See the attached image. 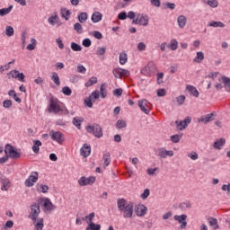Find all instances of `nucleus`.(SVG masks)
<instances>
[{
	"label": "nucleus",
	"instance_id": "obj_59",
	"mask_svg": "<svg viewBox=\"0 0 230 230\" xmlns=\"http://www.w3.org/2000/svg\"><path fill=\"white\" fill-rule=\"evenodd\" d=\"M94 217H95L94 212H92V213H90L88 216H85V217H84L85 220H88V221H86V223H87V224H91V222H93Z\"/></svg>",
	"mask_w": 230,
	"mask_h": 230
},
{
	"label": "nucleus",
	"instance_id": "obj_19",
	"mask_svg": "<svg viewBox=\"0 0 230 230\" xmlns=\"http://www.w3.org/2000/svg\"><path fill=\"white\" fill-rule=\"evenodd\" d=\"M32 152H34V154H39V152H40V148L39 146H42V142H40V140H32Z\"/></svg>",
	"mask_w": 230,
	"mask_h": 230
},
{
	"label": "nucleus",
	"instance_id": "obj_62",
	"mask_svg": "<svg viewBox=\"0 0 230 230\" xmlns=\"http://www.w3.org/2000/svg\"><path fill=\"white\" fill-rule=\"evenodd\" d=\"M148 197H150V190L146 189L141 194V199H143V200H146V199H148Z\"/></svg>",
	"mask_w": 230,
	"mask_h": 230
},
{
	"label": "nucleus",
	"instance_id": "obj_53",
	"mask_svg": "<svg viewBox=\"0 0 230 230\" xmlns=\"http://www.w3.org/2000/svg\"><path fill=\"white\" fill-rule=\"evenodd\" d=\"M182 137V135H172L171 137V141L172 143H179V141H181V138Z\"/></svg>",
	"mask_w": 230,
	"mask_h": 230
},
{
	"label": "nucleus",
	"instance_id": "obj_45",
	"mask_svg": "<svg viewBox=\"0 0 230 230\" xmlns=\"http://www.w3.org/2000/svg\"><path fill=\"white\" fill-rule=\"evenodd\" d=\"M71 49L73 51H82V46L76 42L71 43Z\"/></svg>",
	"mask_w": 230,
	"mask_h": 230
},
{
	"label": "nucleus",
	"instance_id": "obj_4",
	"mask_svg": "<svg viewBox=\"0 0 230 230\" xmlns=\"http://www.w3.org/2000/svg\"><path fill=\"white\" fill-rule=\"evenodd\" d=\"M86 131L88 134H93L95 137H103V130L98 124L86 126Z\"/></svg>",
	"mask_w": 230,
	"mask_h": 230
},
{
	"label": "nucleus",
	"instance_id": "obj_58",
	"mask_svg": "<svg viewBox=\"0 0 230 230\" xmlns=\"http://www.w3.org/2000/svg\"><path fill=\"white\" fill-rule=\"evenodd\" d=\"M93 37L95 39H98V40H101V39H103V34L98 31H94L92 32Z\"/></svg>",
	"mask_w": 230,
	"mask_h": 230
},
{
	"label": "nucleus",
	"instance_id": "obj_35",
	"mask_svg": "<svg viewBox=\"0 0 230 230\" xmlns=\"http://www.w3.org/2000/svg\"><path fill=\"white\" fill-rule=\"evenodd\" d=\"M51 80L52 82H54L55 84L60 85V77L58 76V74H57V72L52 73Z\"/></svg>",
	"mask_w": 230,
	"mask_h": 230
},
{
	"label": "nucleus",
	"instance_id": "obj_47",
	"mask_svg": "<svg viewBox=\"0 0 230 230\" xmlns=\"http://www.w3.org/2000/svg\"><path fill=\"white\" fill-rule=\"evenodd\" d=\"M12 105H13V102L10 99H7L3 102V107L4 109H12Z\"/></svg>",
	"mask_w": 230,
	"mask_h": 230
},
{
	"label": "nucleus",
	"instance_id": "obj_25",
	"mask_svg": "<svg viewBox=\"0 0 230 230\" xmlns=\"http://www.w3.org/2000/svg\"><path fill=\"white\" fill-rule=\"evenodd\" d=\"M226 145V140L224 138H220L219 140H216L214 143V148L216 150H222V146Z\"/></svg>",
	"mask_w": 230,
	"mask_h": 230
},
{
	"label": "nucleus",
	"instance_id": "obj_54",
	"mask_svg": "<svg viewBox=\"0 0 230 230\" xmlns=\"http://www.w3.org/2000/svg\"><path fill=\"white\" fill-rule=\"evenodd\" d=\"M158 157H161V159H166V153L164 147L158 148Z\"/></svg>",
	"mask_w": 230,
	"mask_h": 230
},
{
	"label": "nucleus",
	"instance_id": "obj_37",
	"mask_svg": "<svg viewBox=\"0 0 230 230\" xmlns=\"http://www.w3.org/2000/svg\"><path fill=\"white\" fill-rule=\"evenodd\" d=\"M100 94H101V98L102 99L107 98V89L105 88V84H101Z\"/></svg>",
	"mask_w": 230,
	"mask_h": 230
},
{
	"label": "nucleus",
	"instance_id": "obj_48",
	"mask_svg": "<svg viewBox=\"0 0 230 230\" xmlns=\"http://www.w3.org/2000/svg\"><path fill=\"white\" fill-rule=\"evenodd\" d=\"M62 13V17L66 20V21H69V16L71 15V12L67 9H64L61 11Z\"/></svg>",
	"mask_w": 230,
	"mask_h": 230
},
{
	"label": "nucleus",
	"instance_id": "obj_49",
	"mask_svg": "<svg viewBox=\"0 0 230 230\" xmlns=\"http://www.w3.org/2000/svg\"><path fill=\"white\" fill-rule=\"evenodd\" d=\"M112 73L115 78H119V80H121V68H115L112 70Z\"/></svg>",
	"mask_w": 230,
	"mask_h": 230
},
{
	"label": "nucleus",
	"instance_id": "obj_44",
	"mask_svg": "<svg viewBox=\"0 0 230 230\" xmlns=\"http://www.w3.org/2000/svg\"><path fill=\"white\" fill-rule=\"evenodd\" d=\"M62 93L65 94V96H71V94H73V91L71 88H69V86H64L62 88Z\"/></svg>",
	"mask_w": 230,
	"mask_h": 230
},
{
	"label": "nucleus",
	"instance_id": "obj_30",
	"mask_svg": "<svg viewBox=\"0 0 230 230\" xmlns=\"http://www.w3.org/2000/svg\"><path fill=\"white\" fill-rule=\"evenodd\" d=\"M127 60H128V56H127V52H121L119 54V64L121 66H125V64H127Z\"/></svg>",
	"mask_w": 230,
	"mask_h": 230
},
{
	"label": "nucleus",
	"instance_id": "obj_11",
	"mask_svg": "<svg viewBox=\"0 0 230 230\" xmlns=\"http://www.w3.org/2000/svg\"><path fill=\"white\" fill-rule=\"evenodd\" d=\"M7 75H11L13 78L19 80V82H24V78H26L24 73H21L19 70H11Z\"/></svg>",
	"mask_w": 230,
	"mask_h": 230
},
{
	"label": "nucleus",
	"instance_id": "obj_52",
	"mask_svg": "<svg viewBox=\"0 0 230 230\" xmlns=\"http://www.w3.org/2000/svg\"><path fill=\"white\" fill-rule=\"evenodd\" d=\"M29 179L31 181V182H37V181H39V172H32V174L29 176Z\"/></svg>",
	"mask_w": 230,
	"mask_h": 230
},
{
	"label": "nucleus",
	"instance_id": "obj_7",
	"mask_svg": "<svg viewBox=\"0 0 230 230\" xmlns=\"http://www.w3.org/2000/svg\"><path fill=\"white\" fill-rule=\"evenodd\" d=\"M49 136L53 141H57L58 145H62L64 143V134L60 131H50Z\"/></svg>",
	"mask_w": 230,
	"mask_h": 230
},
{
	"label": "nucleus",
	"instance_id": "obj_43",
	"mask_svg": "<svg viewBox=\"0 0 230 230\" xmlns=\"http://www.w3.org/2000/svg\"><path fill=\"white\" fill-rule=\"evenodd\" d=\"M89 97H91L92 101L94 102H96V100H98V98H100V92H98V90H95L90 94Z\"/></svg>",
	"mask_w": 230,
	"mask_h": 230
},
{
	"label": "nucleus",
	"instance_id": "obj_3",
	"mask_svg": "<svg viewBox=\"0 0 230 230\" xmlns=\"http://www.w3.org/2000/svg\"><path fill=\"white\" fill-rule=\"evenodd\" d=\"M48 111L52 114H58V112H62L64 110L60 108V104H58V99L52 96L49 99Z\"/></svg>",
	"mask_w": 230,
	"mask_h": 230
},
{
	"label": "nucleus",
	"instance_id": "obj_5",
	"mask_svg": "<svg viewBox=\"0 0 230 230\" xmlns=\"http://www.w3.org/2000/svg\"><path fill=\"white\" fill-rule=\"evenodd\" d=\"M39 215H40V205L33 203L31 205V212L28 216L32 222H37L39 220Z\"/></svg>",
	"mask_w": 230,
	"mask_h": 230
},
{
	"label": "nucleus",
	"instance_id": "obj_6",
	"mask_svg": "<svg viewBox=\"0 0 230 230\" xmlns=\"http://www.w3.org/2000/svg\"><path fill=\"white\" fill-rule=\"evenodd\" d=\"M137 103L140 111L144 112V114H150V102H148L146 99L138 100Z\"/></svg>",
	"mask_w": 230,
	"mask_h": 230
},
{
	"label": "nucleus",
	"instance_id": "obj_33",
	"mask_svg": "<svg viewBox=\"0 0 230 230\" xmlns=\"http://www.w3.org/2000/svg\"><path fill=\"white\" fill-rule=\"evenodd\" d=\"M9 186H10V180H8V178H5L4 180L2 181V187H1L2 191H7Z\"/></svg>",
	"mask_w": 230,
	"mask_h": 230
},
{
	"label": "nucleus",
	"instance_id": "obj_28",
	"mask_svg": "<svg viewBox=\"0 0 230 230\" xmlns=\"http://www.w3.org/2000/svg\"><path fill=\"white\" fill-rule=\"evenodd\" d=\"M138 25L148 26V16L142 15L141 17H138Z\"/></svg>",
	"mask_w": 230,
	"mask_h": 230
},
{
	"label": "nucleus",
	"instance_id": "obj_60",
	"mask_svg": "<svg viewBox=\"0 0 230 230\" xmlns=\"http://www.w3.org/2000/svg\"><path fill=\"white\" fill-rule=\"evenodd\" d=\"M84 105L89 107V109H93V99L91 97L86 98L84 100Z\"/></svg>",
	"mask_w": 230,
	"mask_h": 230
},
{
	"label": "nucleus",
	"instance_id": "obj_63",
	"mask_svg": "<svg viewBox=\"0 0 230 230\" xmlns=\"http://www.w3.org/2000/svg\"><path fill=\"white\" fill-rule=\"evenodd\" d=\"M113 94H114V96H118V97L121 96L123 94V89H121V88L115 89L113 91Z\"/></svg>",
	"mask_w": 230,
	"mask_h": 230
},
{
	"label": "nucleus",
	"instance_id": "obj_24",
	"mask_svg": "<svg viewBox=\"0 0 230 230\" xmlns=\"http://www.w3.org/2000/svg\"><path fill=\"white\" fill-rule=\"evenodd\" d=\"M221 79L224 84V86L226 87V93H230V78L226 75H223Z\"/></svg>",
	"mask_w": 230,
	"mask_h": 230
},
{
	"label": "nucleus",
	"instance_id": "obj_18",
	"mask_svg": "<svg viewBox=\"0 0 230 230\" xmlns=\"http://www.w3.org/2000/svg\"><path fill=\"white\" fill-rule=\"evenodd\" d=\"M58 14L56 13L48 19V22L50 24V26H55V24H58V26H62V22H58Z\"/></svg>",
	"mask_w": 230,
	"mask_h": 230
},
{
	"label": "nucleus",
	"instance_id": "obj_15",
	"mask_svg": "<svg viewBox=\"0 0 230 230\" xmlns=\"http://www.w3.org/2000/svg\"><path fill=\"white\" fill-rule=\"evenodd\" d=\"M80 154L83 157H89L91 155V146L84 144L80 149Z\"/></svg>",
	"mask_w": 230,
	"mask_h": 230
},
{
	"label": "nucleus",
	"instance_id": "obj_57",
	"mask_svg": "<svg viewBox=\"0 0 230 230\" xmlns=\"http://www.w3.org/2000/svg\"><path fill=\"white\" fill-rule=\"evenodd\" d=\"M107 52V48L105 47H98L97 50H96V54L97 55H105V53Z\"/></svg>",
	"mask_w": 230,
	"mask_h": 230
},
{
	"label": "nucleus",
	"instance_id": "obj_12",
	"mask_svg": "<svg viewBox=\"0 0 230 230\" xmlns=\"http://www.w3.org/2000/svg\"><path fill=\"white\" fill-rule=\"evenodd\" d=\"M147 211H148V208H146V206H145L143 204L137 205L135 209V213H136L137 217H145V215H146Z\"/></svg>",
	"mask_w": 230,
	"mask_h": 230
},
{
	"label": "nucleus",
	"instance_id": "obj_56",
	"mask_svg": "<svg viewBox=\"0 0 230 230\" xmlns=\"http://www.w3.org/2000/svg\"><path fill=\"white\" fill-rule=\"evenodd\" d=\"M13 227V221L9 220L5 223L4 226L1 228V230L12 229Z\"/></svg>",
	"mask_w": 230,
	"mask_h": 230
},
{
	"label": "nucleus",
	"instance_id": "obj_42",
	"mask_svg": "<svg viewBox=\"0 0 230 230\" xmlns=\"http://www.w3.org/2000/svg\"><path fill=\"white\" fill-rule=\"evenodd\" d=\"M116 127L119 129L125 128L127 127V122L123 119H119L116 123Z\"/></svg>",
	"mask_w": 230,
	"mask_h": 230
},
{
	"label": "nucleus",
	"instance_id": "obj_34",
	"mask_svg": "<svg viewBox=\"0 0 230 230\" xmlns=\"http://www.w3.org/2000/svg\"><path fill=\"white\" fill-rule=\"evenodd\" d=\"M13 33H15V31L13 30V27L7 25L5 27V35L7 37H13Z\"/></svg>",
	"mask_w": 230,
	"mask_h": 230
},
{
	"label": "nucleus",
	"instance_id": "obj_2",
	"mask_svg": "<svg viewBox=\"0 0 230 230\" xmlns=\"http://www.w3.org/2000/svg\"><path fill=\"white\" fill-rule=\"evenodd\" d=\"M4 154L9 156V159H19V157H21V149H17L15 146L6 144L4 147Z\"/></svg>",
	"mask_w": 230,
	"mask_h": 230
},
{
	"label": "nucleus",
	"instance_id": "obj_13",
	"mask_svg": "<svg viewBox=\"0 0 230 230\" xmlns=\"http://www.w3.org/2000/svg\"><path fill=\"white\" fill-rule=\"evenodd\" d=\"M40 202H43V208L45 211H53L55 209V205L51 202V199L46 198V199H40Z\"/></svg>",
	"mask_w": 230,
	"mask_h": 230
},
{
	"label": "nucleus",
	"instance_id": "obj_39",
	"mask_svg": "<svg viewBox=\"0 0 230 230\" xmlns=\"http://www.w3.org/2000/svg\"><path fill=\"white\" fill-rule=\"evenodd\" d=\"M204 3L211 6V8H217L218 6V1L217 0H204Z\"/></svg>",
	"mask_w": 230,
	"mask_h": 230
},
{
	"label": "nucleus",
	"instance_id": "obj_17",
	"mask_svg": "<svg viewBox=\"0 0 230 230\" xmlns=\"http://www.w3.org/2000/svg\"><path fill=\"white\" fill-rule=\"evenodd\" d=\"M35 230L44 229V218L39 217L37 221H32Z\"/></svg>",
	"mask_w": 230,
	"mask_h": 230
},
{
	"label": "nucleus",
	"instance_id": "obj_22",
	"mask_svg": "<svg viewBox=\"0 0 230 230\" xmlns=\"http://www.w3.org/2000/svg\"><path fill=\"white\" fill-rule=\"evenodd\" d=\"M186 90L189 91L190 93H191V94L195 98H199V90H197V88L195 86L189 84L186 86Z\"/></svg>",
	"mask_w": 230,
	"mask_h": 230
},
{
	"label": "nucleus",
	"instance_id": "obj_61",
	"mask_svg": "<svg viewBox=\"0 0 230 230\" xmlns=\"http://www.w3.org/2000/svg\"><path fill=\"white\" fill-rule=\"evenodd\" d=\"M91 44H93V41H91V39L86 38L83 40V46L84 48H91Z\"/></svg>",
	"mask_w": 230,
	"mask_h": 230
},
{
	"label": "nucleus",
	"instance_id": "obj_51",
	"mask_svg": "<svg viewBox=\"0 0 230 230\" xmlns=\"http://www.w3.org/2000/svg\"><path fill=\"white\" fill-rule=\"evenodd\" d=\"M188 157L192 161H197V159H199V154H197L195 151H191L188 154Z\"/></svg>",
	"mask_w": 230,
	"mask_h": 230
},
{
	"label": "nucleus",
	"instance_id": "obj_9",
	"mask_svg": "<svg viewBox=\"0 0 230 230\" xmlns=\"http://www.w3.org/2000/svg\"><path fill=\"white\" fill-rule=\"evenodd\" d=\"M157 71V66L154 62H149L142 70V75H150V73H155Z\"/></svg>",
	"mask_w": 230,
	"mask_h": 230
},
{
	"label": "nucleus",
	"instance_id": "obj_40",
	"mask_svg": "<svg viewBox=\"0 0 230 230\" xmlns=\"http://www.w3.org/2000/svg\"><path fill=\"white\" fill-rule=\"evenodd\" d=\"M74 30L76 31V33H84V28L82 27V23L80 22H76L75 24H74Z\"/></svg>",
	"mask_w": 230,
	"mask_h": 230
},
{
	"label": "nucleus",
	"instance_id": "obj_64",
	"mask_svg": "<svg viewBox=\"0 0 230 230\" xmlns=\"http://www.w3.org/2000/svg\"><path fill=\"white\" fill-rule=\"evenodd\" d=\"M221 190H222V191H227V193L229 195V193H230V183L222 185Z\"/></svg>",
	"mask_w": 230,
	"mask_h": 230
},
{
	"label": "nucleus",
	"instance_id": "obj_21",
	"mask_svg": "<svg viewBox=\"0 0 230 230\" xmlns=\"http://www.w3.org/2000/svg\"><path fill=\"white\" fill-rule=\"evenodd\" d=\"M103 17V14H102V13L100 12H94L93 14H92V21L96 23V22H100V21H102Z\"/></svg>",
	"mask_w": 230,
	"mask_h": 230
},
{
	"label": "nucleus",
	"instance_id": "obj_55",
	"mask_svg": "<svg viewBox=\"0 0 230 230\" xmlns=\"http://www.w3.org/2000/svg\"><path fill=\"white\" fill-rule=\"evenodd\" d=\"M163 6H164V9L169 8L170 10H175V4L174 3H170V2L164 3Z\"/></svg>",
	"mask_w": 230,
	"mask_h": 230
},
{
	"label": "nucleus",
	"instance_id": "obj_41",
	"mask_svg": "<svg viewBox=\"0 0 230 230\" xmlns=\"http://www.w3.org/2000/svg\"><path fill=\"white\" fill-rule=\"evenodd\" d=\"M183 123H184L183 126L179 128V130H184V128H186L188 125L191 123V117L185 118L183 120Z\"/></svg>",
	"mask_w": 230,
	"mask_h": 230
},
{
	"label": "nucleus",
	"instance_id": "obj_31",
	"mask_svg": "<svg viewBox=\"0 0 230 230\" xmlns=\"http://www.w3.org/2000/svg\"><path fill=\"white\" fill-rule=\"evenodd\" d=\"M12 10H13V5H10L7 8L0 9V16L4 17V15H8V13H10V12H12Z\"/></svg>",
	"mask_w": 230,
	"mask_h": 230
},
{
	"label": "nucleus",
	"instance_id": "obj_50",
	"mask_svg": "<svg viewBox=\"0 0 230 230\" xmlns=\"http://www.w3.org/2000/svg\"><path fill=\"white\" fill-rule=\"evenodd\" d=\"M170 48L172 51H175L177 48H179V42L177 41V40H171Z\"/></svg>",
	"mask_w": 230,
	"mask_h": 230
},
{
	"label": "nucleus",
	"instance_id": "obj_46",
	"mask_svg": "<svg viewBox=\"0 0 230 230\" xmlns=\"http://www.w3.org/2000/svg\"><path fill=\"white\" fill-rule=\"evenodd\" d=\"M176 102L179 106L184 105V102H186V95H180L176 97Z\"/></svg>",
	"mask_w": 230,
	"mask_h": 230
},
{
	"label": "nucleus",
	"instance_id": "obj_38",
	"mask_svg": "<svg viewBox=\"0 0 230 230\" xmlns=\"http://www.w3.org/2000/svg\"><path fill=\"white\" fill-rule=\"evenodd\" d=\"M31 42L28 46H27V49L29 51H33V49H35V47L37 46V40H35V38H32L31 40Z\"/></svg>",
	"mask_w": 230,
	"mask_h": 230
},
{
	"label": "nucleus",
	"instance_id": "obj_8",
	"mask_svg": "<svg viewBox=\"0 0 230 230\" xmlns=\"http://www.w3.org/2000/svg\"><path fill=\"white\" fill-rule=\"evenodd\" d=\"M96 178L94 176L85 177L83 176L78 180L79 186H89V184H94Z\"/></svg>",
	"mask_w": 230,
	"mask_h": 230
},
{
	"label": "nucleus",
	"instance_id": "obj_32",
	"mask_svg": "<svg viewBox=\"0 0 230 230\" xmlns=\"http://www.w3.org/2000/svg\"><path fill=\"white\" fill-rule=\"evenodd\" d=\"M94 84H98V77L96 76H92L88 82L85 83V87H91L93 85H94Z\"/></svg>",
	"mask_w": 230,
	"mask_h": 230
},
{
	"label": "nucleus",
	"instance_id": "obj_26",
	"mask_svg": "<svg viewBox=\"0 0 230 230\" xmlns=\"http://www.w3.org/2000/svg\"><path fill=\"white\" fill-rule=\"evenodd\" d=\"M208 26L210 28H225L226 24H224V22H222L212 21L209 23H208Z\"/></svg>",
	"mask_w": 230,
	"mask_h": 230
},
{
	"label": "nucleus",
	"instance_id": "obj_10",
	"mask_svg": "<svg viewBox=\"0 0 230 230\" xmlns=\"http://www.w3.org/2000/svg\"><path fill=\"white\" fill-rule=\"evenodd\" d=\"M186 218H188V216L185 214H182L181 216H174V220L179 222L181 224V229H186V226H188V222L186 221Z\"/></svg>",
	"mask_w": 230,
	"mask_h": 230
},
{
	"label": "nucleus",
	"instance_id": "obj_20",
	"mask_svg": "<svg viewBox=\"0 0 230 230\" xmlns=\"http://www.w3.org/2000/svg\"><path fill=\"white\" fill-rule=\"evenodd\" d=\"M83 121H84V118H82V117H80V118L79 117H75L73 119L72 123H73V125H75V127H76V128H78V130H80L82 128Z\"/></svg>",
	"mask_w": 230,
	"mask_h": 230
},
{
	"label": "nucleus",
	"instance_id": "obj_14",
	"mask_svg": "<svg viewBox=\"0 0 230 230\" xmlns=\"http://www.w3.org/2000/svg\"><path fill=\"white\" fill-rule=\"evenodd\" d=\"M213 116H215V114H213V113H210L208 115H203L198 119V122L204 123V125H208V123H209V121H213V119H215L213 118Z\"/></svg>",
	"mask_w": 230,
	"mask_h": 230
},
{
	"label": "nucleus",
	"instance_id": "obj_23",
	"mask_svg": "<svg viewBox=\"0 0 230 230\" xmlns=\"http://www.w3.org/2000/svg\"><path fill=\"white\" fill-rule=\"evenodd\" d=\"M178 26L179 28H184L186 26V22H188V19H186V16L180 15L177 19Z\"/></svg>",
	"mask_w": 230,
	"mask_h": 230
},
{
	"label": "nucleus",
	"instance_id": "obj_27",
	"mask_svg": "<svg viewBox=\"0 0 230 230\" xmlns=\"http://www.w3.org/2000/svg\"><path fill=\"white\" fill-rule=\"evenodd\" d=\"M101 229H102V225L95 224L93 222L89 223L85 228V230H101Z\"/></svg>",
	"mask_w": 230,
	"mask_h": 230
},
{
	"label": "nucleus",
	"instance_id": "obj_1",
	"mask_svg": "<svg viewBox=\"0 0 230 230\" xmlns=\"http://www.w3.org/2000/svg\"><path fill=\"white\" fill-rule=\"evenodd\" d=\"M117 208L123 218H132L134 217V203H127L125 198L117 199Z\"/></svg>",
	"mask_w": 230,
	"mask_h": 230
},
{
	"label": "nucleus",
	"instance_id": "obj_16",
	"mask_svg": "<svg viewBox=\"0 0 230 230\" xmlns=\"http://www.w3.org/2000/svg\"><path fill=\"white\" fill-rule=\"evenodd\" d=\"M102 166L105 170L109 164H111V153L104 151L102 155Z\"/></svg>",
	"mask_w": 230,
	"mask_h": 230
},
{
	"label": "nucleus",
	"instance_id": "obj_36",
	"mask_svg": "<svg viewBox=\"0 0 230 230\" xmlns=\"http://www.w3.org/2000/svg\"><path fill=\"white\" fill-rule=\"evenodd\" d=\"M203 59H204V52L202 51L197 52V56L194 58V62L200 64V62H202Z\"/></svg>",
	"mask_w": 230,
	"mask_h": 230
},
{
	"label": "nucleus",
	"instance_id": "obj_29",
	"mask_svg": "<svg viewBox=\"0 0 230 230\" xmlns=\"http://www.w3.org/2000/svg\"><path fill=\"white\" fill-rule=\"evenodd\" d=\"M77 19L81 24H84V22H86L87 19H89V15L87 13H81L78 14Z\"/></svg>",
	"mask_w": 230,
	"mask_h": 230
}]
</instances>
